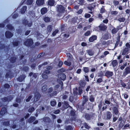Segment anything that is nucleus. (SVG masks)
<instances>
[{
  "mask_svg": "<svg viewBox=\"0 0 130 130\" xmlns=\"http://www.w3.org/2000/svg\"><path fill=\"white\" fill-rule=\"evenodd\" d=\"M26 9V6H24L21 9V12L22 13H24L25 12Z\"/></svg>",
  "mask_w": 130,
  "mask_h": 130,
  "instance_id": "24",
  "label": "nucleus"
},
{
  "mask_svg": "<svg viewBox=\"0 0 130 130\" xmlns=\"http://www.w3.org/2000/svg\"><path fill=\"white\" fill-rule=\"evenodd\" d=\"M83 70L84 71L85 73H87L89 71V69L88 67H84L83 68Z\"/></svg>",
  "mask_w": 130,
  "mask_h": 130,
  "instance_id": "33",
  "label": "nucleus"
},
{
  "mask_svg": "<svg viewBox=\"0 0 130 130\" xmlns=\"http://www.w3.org/2000/svg\"><path fill=\"white\" fill-rule=\"evenodd\" d=\"M102 78H99L97 79V82L98 83H100L102 82Z\"/></svg>",
  "mask_w": 130,
  "mask_h": 130,
  "instance_id": "49",
  "label": "nucleus"
},
{
  "mask_svg": "<svg viewBox=\"0 0 130 130\" xmlns=\"http://www.w3.org/2000/svg\"><path fill=\"white\" fill-rule=\"evenodd\" d=\"M56 104V102L55 101H52L51 102V104L52 106H54Z\"/></svg>",
  "mask_w": 130,
  "mask_h": 130,
  "instance_id": "35",
  "label": "nucleus"
},
{
  "mask_svg": "<svg viewBox=\"0 0 130 130\" xmlns=\"http://www.w3.org/2000/svg\"><path fill=\"white\" fill-rule=\"evenodd\" d=\"M29 75L30 76H31L32 75H33V77L31 78V81H32L34 80V81H35L36 80V78L37 76V74L34 73L33 74V73H30Z\"/></svg>",
  "mask_w": 130,
  "mask_h": 130,
  "instance_id": "6",
  "label": "nucleus"
},
{
  "mask_svg": "<svg viewBox=\"0 0 130 130\" xmlns=\"http://www.w3.org/2000/svg\"><path fill=\"white\" fill-rule=\"evenodd\" d=\"M13 98L12 96H11L9 97H8V98H5L3 99V101L4 102L6 101H9L11 100Z\"/></svg>",
  "mask_w": 130,
  "mask_h": 130,
  "instance_id": "10",
  "label": "nucleus"
},
{
  "mask_svg": "<svg viewBox=\"0 0 130 130\" xmlns=\"http://www.w3.org/2000/svg\"><path fill=\"white\" fill-rule=\"evenodd\" d=\"M43 78L44 79H46L47 78V76L45 73H44L42 75Z\"/></svg>",
  "mask_w": 130,
  "mask_h": 130,
  "instance_id": "44",
  "label": "nucleus"
},
{
  "mask_svg": "<svg viewBox=\"0 0 130 130\" xmlns=\"http://www.w3.org/2000/svg\"><path fill=\"white\" fill-rule=\"evenodd\" d=\"M31 98V96H28L26 100V102H29L30 100V99Z\"/></svg>",
  "mask_w": 130,
  "mask_h": 130,
  "instance_id": "48",
  "label": "nucleus"
},
{
  "mask_svg": "<svg viewBox=\"0 0 130 130\" xmlns=\"http://www.w3.org/2000/svg\"><path fill=\"white\" fill-rule=\"evenodd\" d=\"M73 127L70 125L67 126L66 127V130H73Z\"/></svg>",
  "mask_w": 130,
  "mask_h": 130,
  "instance_id": "23",
  "label": "nucleus"
},
{
  "mask_svg": "<svg viewBox=\"0 0 130 130\" xmlns=\"http://www.w3.org/2000/svg\"><path fill=\"white\" fill-rule=\"evenodd\" d=\"M69 105H68V104L67 103L65 102L64 105V108H66L69 107Z\"/></svg>",
  "mask_w": 130,
  "mask_h": 130,
  "instance_id": "41",
  "label": "nucleus"
},
{
  "mask_svg": "<svg viewBox=\"0 0 130 130\" xmlns=\"http://www.w3.org/2000/svg\"><path fill=\"white\" fill-rule=\"evenodd\" d=\"M55 4V2L54 0H50L48 1V4L52 6L54 5Z\"/></svg>",
  "mask_w": 130,
  "mask_h": 130,
  "instance_id": "20",
  "label": "nucleus"
},
{
  "mask_svg": "<svg viewBox=\"0 0 130 130\" xmlns=\"http://www.w3.org/2000/svg\"><path fill=\"white\" fill-rule=\"evenodd\" d=\"M118 20L120 22H123L125 20V19L124 18L122 17L119 18Z\"/></svg>",
  "mask_w": 130,
  "mask_h": 130,
  "instance_id": "37",
  "label": "nucleus"
},
{
  "mask_svg": "<svg viewBox=\"0 0 130 130\" xmlns=\"http://www.w3.org/2000/svg\"><path fill=\"white\" fill-rule=\"evenodd\" d=\"M7 27L10 30H12L13 29V28L10 25H8Z\"/></svg>",
  "mask_w": 130,
  "mask_h": 130,
  "instance_id": "42",
  "label": "nucleus"
},
{
  "mask_svg": "<svg viewBox=\"0 0 130 130\" xmlns=\"http://www.w3.org/2000/svg\"><path fill=\"white\" fill-rule=\"evenodd\" d=\"M89 100L90 102H93L94 101V98L93 95H91L90 96Z\"/></svg>",
  "mask_w": 130,
  "mask_h": 130,
  "instance_id": "27",
  "label": "nucleus"
},
{
  "mask_svg": "<svg viewBox=\"0 0 130 130\" xmlns=\"http://www.w3.org/2000/svg\"><path fill=\"white\" fill-rule=\"evenodd\" d=\"M50 18L48 17H45L44 18V20L46 22H48L50 21Z\"/></svg>",
  "mask_w": 130,
  "mask_h": 130,
  "instance_id": "22",
  "label": "nucleus"
},
{
  "mask_svg": "<svg viewBox=\"0 0 130 130\" xmlns=\"http://www.w3.org/2000/svg\"><path fill=\"white\" fill-rule=\"evenodd\" d=\"M7 112L6 109V108H4L2 109L0 112V114L1 115H3L6 113Z\"/></svg>",
  "mask_w": 130,
  "mask_h": 130,
  "instance_id": "19",
  "label": "nucleus"
},
{
  "mask_svg": "<svg viewBox=\"0 0 130 130\" xmlns=\"http://www.w3.org/2000/svg\"><path fill=\"white\" fill-rule=\"evenodd\" d=\"M82 88L79 87V88L78 94L79 95H80L82 93Z\"/></svg>",
  "mask_w": 130,
  "mask_h": 130,
  "instance_id": "39",
  "label": "nucleus"
},
{
  "mask_svg": "<svg viewBox=\"0 0 130 130\" xmlns=\"http://www.w3.org/2000/svg\"><path fill=\"white\" fill-rule=\"evenodd\" d=\"M35 110V109L34 108L32 107L30 108L28 110V111L29 112H33Z\"/></svg>",
  "mask_w": 130,
  "mask_h": 130,
  "instance_id": "34",
  "label": "nucleus"
},
{
  "mask_svg": "<svg viewBox=\"0 0 130 130\" xmlns=\"http://www.w3.org/2000/svg\"><path fill=\"white\" fill-rule=\"evenodd\" d=\"M41 121L42 122H43V121L44 122H49L50 120V118L48 117H46L43 119H41Z\"/></svg>",
  "mask_w": 130,
  "mask_h": 130,
  "instance_id": "17",
  "label": "nucleus"
},
{
  "mask_svg": "<svg viewBox=\"0 0 130 130\" xmlns=\"http://www.w3.org/2000/svg\"><path fill=\"white\" fill-rule=\"evenodd\" d=\"M59 77L60 78L61 80H64L65 79L66 76L65 74H61L59 75Z\"/></svg>",
  "mask_w": 130,
  "mask_h": 130,
  "instance_id": "15",
  "label": "nucleus"
},
{
  "mask_svg": "<svg viewBox=\"0 0 130 130\" xmlns=\"http://www.w3.org/2000/svg\"><path fill=\"white\" fill-rule=\"evenodd\" d=\"M123 95L124 98L125 99H127L128 96V95L126 93H124Z\"/></svg>",
  "mask_w": 130,
  "mask_h": 130,
  "instance_id": "54",
  "label": "nucleus"
},
{
  "mask_svg": "<svg viewBox=\"0 0 130 130\" xmlns=\"http://www.w3.org/2000/svg\"><path fill=\"white\" fill-rule=\"evenodd\" d=\"M87 45L86 43L85 42H83L81 44V45L82 46H86Z\"/></svg>",
  "mask_w": 130,
  "mask_h": 130,
  "instance_id": "60",
  "label": "nucleus"
},
{
  "mask_svg": "<svg viewBox=\"0 0 130 130\" xmlns=\"http://www.w3.org/2000/svg\"><path fill=\"white\" fill-rule=\"evenodd\" d=\"M113 113H114L116 115L118 114V108L116 107H113Z\"/></svg>",
  "mask_w": 130,
  "mask_h": 130,
  "instance_id": "13",
  "label": "nucleus"
},
{
  "mask_svg": "<svg viewBox=\"0 0 130 130\" xmlns=\"http://www.w3.org/2000/svg\"><path fill=\"white\" fill-rule=\"evenodd\" d=\"M18 44V42L17 41L14 42L13 43V45L15 46H17Z\"/></svg>",
  "mask_w": 130,
  "mask_h": 130,
  "instance_id": "59",
  "label": "nucleus"
},
{
  "mask_svg": "<svg viewBox=\"0 0 130 130\" xmlns=\"http://www.w3.org/2000/svg\"><path fill=\"white\" fill-rule=\"evenodd\" d=\"M47 87L46 85H44L42 87L41 89V90L43 92H45V91L47 90Z\"/></svg>",
  "mask_w": 130,
  "mask_h": 130,
  "instance_id": "18",
  "label": "nucleus"
},
{
  "mask_svg": "<svg viewBox=\"0 0 130 130\" xmlns=\"http://www.w3.org/2000/svg\"><path fill=\"white\" fill-rule=\"evenodd\" d=\"M52 30L51 26L49 25L47 27V30L49 32H50Z\"/></svg>",
  "mask_w": 130,
  "mask_h": 130,
  "instance_id": "43",
  "label": "nucleus"
},
{
  "mask_svg": "<svg viewBox=\"0 0 130 130\" xmlns=\"http://www.w3.org/2000/svg\"><path fill=\"white\" fill-rule=\"evenodd\" d=\"M33 41L31 39H27L25 42V44L27 46H31L33 43Z\"/></svg>",
  "mask_w": 130,
  "mask_h": 130,
  "instance_id": "3",
  "label": "nucleus"
},
{
  "mask_svg": "<svg viewBox=\"0 0 130 130\" xmlns=\"http://www.w3.org/2000/svg\"><path fill=\"white\" fill-rule=\"evenodd\" d=\"M100 29L102 30H104L107 28V27L104 25H101L99 27Z\"/></svg>",
  "mask_w": 130,
  "mask_h": 130,
  "instance_id": "14",
  "label": "nucleus"
},
{
  "mask_svg": "<svg viewBox=\"0 0 130 130\" xmlns=\"http://www.w3.org/2000/svg\"><path fill=\"white\" fill-rule=\"evenodd\" d=\"M67 55L68 57H70V58L72 56L71 55L70 53H67Z\"/></svg>",
  "mask_w": 130,
  "mask_h": 130,
  "instance_id": "61",
  "label": "nucleus"
},
{
  "mask_svg": "<svg viewBox=\"0 0 130 130\" xmlns=\"http://www.w3.org/2000/svg\"><path fill=\"white\" fill-rule=\"evenodd\" d=\"M81 71V70L80 69H78L76 73L78 74H79Z\"/></svg>",
  "mask_w": 130,
  "mask_h": 130,
  "instance_id": "63",
  "label": "nucleus"
},
{
  "mask_svg": "<svg viewBox=\"0 0 130 130\" xmlns=\"http://www.w3.org/2000/svg\"><path fill=\"white\" fill-rule=\"evenodd\" d=\"M90 34V31H88L85 34V35L86 36H88Z\"/></svg>",
  "mask_w": 130,
  "mask_h": 130,
  "instance_id": "51",
  "label": "nucleus"
},
{
  "mask_svg": "<svg viewBox=\"0 0 130 130\" xmlns=\"http://www.w3.org/2000/svg\"><path fill=\"white\" fill-rule=\"evenodd\" d=\"M40 95L39 93H36L35 94V101H37L40 98Z\"/></svg>",
  "mask_w": 130,
  "mask_h": 130,
  "instance_id": "16",
  "label": "nucleus"
},
{
  "mask_svg": "<svg viewBox=\"0 0 130 130\" xmlns=\"http://www.w3.org/2000/svg\"><path fill=\"white\" fill-rule=\"evenodd\" d=\"M84 0H80V1L79 3L80 4H82L84 3Z\"/></svg>",
  "mask_w": 130,
  "mask_h": 130,
  "instance_id": "64",
  "label": "nucleus"
},
{
  "mask_svg": "<svg viewBox=\"0 0 130 130\" xmlns=\"http://www.w3.org/2000/svg\"><path fill=\"white\" fill-rule=\"evenodd\" d=\"M104 75L103 72L101 71L98 74V77H101Z\"/></svg>",
  "mask_w": 130,
  "mask_h": 130,
  "instance_id": "38",
  "label": "nucleus"
},
{
  "mask_svg": "<svg viewBox=\"0 0 130 130\" xmlns=\"http://www.w3.org/2000/svg\"><path fill=\"white\" fill-rule=\"evenodd\" d=\"M47 8L44 7L41 9V14H43L46 13L47 12Z\"/></svg>",
  "mask_w": 130,
  "mask_h": 130,
  "instance_id": "9",
  "label": "nucleus"
},
{
  "mask_svg": "<svg viewBox=\"0 0 130 130\" xmlns=\"http://www.w3.org/2000/svg\"><path fill=\"white\" fill-rule=\"evenodd\" d=\"M105 10L104 8L103 7L101 8L100 10V12L101 13L105 12Z\"/></svg>",
  "mask_w": 130,
  "mask_h": 130,
  "instance_id": "40",
  "label": "nucleus"
},
{
  "mask_svg": "<svg viewBox=\"0 0 130 130\" xmlns=\"http://www.w3.org/2000/svg\"><path fill=\"white\" fill-rule=\"evenodd\" d=\"M65 71V69L64 68H62L59 70L58 71L59 72H64Z\"/></svg>",
  "mask_w": 130,
  "mask_h": 130,
  "instance_id": "46",
  "label": "nucleus"
},
{
  "mask_svg": "<svg viewBox=\"0 0 130 130\" xmlns=\"http://www.w3.org/2000/svg\"><path fill=\"white\" fill-rule=\"evenodd\" d=\"M83 104H85L86 102L88 101V98L87 96H84L83 97Z\"/></svg>",
  "mask_w": 130,
  "mask_h": 130,
  "instance_id": "21",
  "label": "nucleus"
},
{
  "mask_svg": "<svg viewBox=\"0 0 130 130\" xmlns=\"http://www.w3.org/2000/svg\"><path fill=\"white\" fill-rule=\"evenodd\" d=\"M87 53L90 56H92L93 54V52L91 50H88Z\"/></svg>",
  "mask_w": 130,
  "mask_h": 130,
  "instance_id": "29",
  "label": "nucleus"
},
{
  "mask_svg": "<svg viewBox=\"0 0 130 130\" xmlns=\"http://www.w3.org/2000/svg\"><path fill=\"white\" fill-rule=\"evenodd\" d=\"M44 3V0H37L36 1V3L38 6L43 5Z\"/></svg>",
  "mask_w": 130,
  "mask_h": 130,
  "instance_id": "7",
  "label": "nucleus"
},
{
  "mask_svg": "<svg viewBox=\"0 0 130 130\" xmlns=\"http://www.w3.org/2000/svg\"><path fill=\"white\" fill-rule=\"evenodd\" d=\"M65 7H66L65 6H62V5L58 6L57 7L58 11L61 13L64 12L65 11Z\"/></svg>",
  "mask_w": 130,
  "mask_h": 130,
  "instance_id": "1",
  "label": "nucleus"
},
{
  "mask_svg": "<svg viewBox=\"0 0 130 130\" xmlns=\"http://www.w3.org/2000/svg\"><path fill=\"white\" fill-rule=\"evenodd\" d=\"M60 111L59 110H57L54 112V113L55 114H57Z\"/></svg>",
  "mask_w": 130,
  "mask_h": 130,
  "instance_id": "62",
  "label": "nucleus"
},
{
  "mask_svg": "<svg viewBox=\"0 0 130 130\" xmlns=\"http://www.w3.org/2000/svg\"><path fill=\"white\" fill-rule=\"evenodd\" d=\"M24 76H21L18 78V80L19 82H22L25 78Z\"/></svg>",
  "mask_w": 130,
  "mask_h": 130,
  "instance_id": "25",
  "label": "nucleus"
},
{
  "mask_svg": "<svg viewBox=\"0 0 130 130\" xmlns=\"http://www.w3.org/2000/svg\"><path fill=\"white\" fill-rule=\"evenodd\" d=\"M6 37L7 38H10L13 36V34L9 31H7L5 33Z\"/></svg>",
  "mask_w": 130,
  "mask_h": 130,
  "instance_id": "8",
  "label": "nucleus"
},
{
  "mask_svg": "<svg viewBox=\"0 0 130 130\" xmlns=\"http://www.w3.org/2000/svg\"><path fill=\"white\" fill-rule=\"evenodd\" d=\"M35 119V118L34 117H31L28 120L29 122L31 123Z\"/></svg>",
  "mask_w": 130,
  "mask_h": 130,
  "instance_id": "26",
  "label": "nucleus"
},
{
  "mask_svg": "<svg viewBox=\"0 0 130 130\" xmlns=\"http://www.w3.org/2000/svg\"><path fill=\"white\" fill-rule=\"evenodd\" d=\"M123 76L125 77L128 74L130 73V68L128 67L126 68L124 70Z\"/></svg>",
  "mask_w": 130,
  "mask_h": 130,
  "instance_id": "4",
  "label": "nucleus"
},
{
  "mask_svg": "<svg viewBox=\"0 0 130 130\" xmlns=\"http://www.w3.org/2000/svg\"><path fill=\"white\" fill-rule=\"evenodd\" d=\"M32 2V0H27V4L28 5H31Z\"/></svg>",
  "mask_w": 130,
  "mask_h": 130,
  "instance_id": "36",
  "label": "nucleus"
},
{
  "mask_svg": "<svg viewBox=\"0 0 130 130\" xmlns=\"http://www.w3.org/2000/svg\"><path fill=\"white\" fill-rule=\"evenodd\" d=\"M130 50V45L128 43L126 44V47L123 51V54H125L126 53L129 51Z\"/></svg>",
  "mask_w": 130,
  "mask_h": 130,
  "instance_id": "2",
  "label": "nucleus"
},
{
  "mask_svg": "<svg viewBox=\"0 0 130 130\" xmlns=\"http://www.w3.org/2000/svg\"><path fill=\"white\" fill-rule=\"evenodd\" d=\"M24 24L26 25H28V26L29 27L31 25V23H28L27 20H25V22H24Z\"/></svg>",
  "mask_w": 130,
  "mask_h": 130,
  "instance_id": "30",
  "label": "nucleus"
},
{
  "mask_svg": "<svg viewBox=\"0 0 130 130\" xmlns=\"http://www.w3.org/2000/svg\"><path fill=\"white\" fill-rule=\"evenodd\" d=\"M64 64L68 66H70L71 64V63L69 61H66L64 62Z\"/></svg>",
  "mask_w": 130,
  "mask_h": 130,
  "instance_id": "31",
  "label": "nucleus"
},
{
  "mask_svg": "<svg viewBox=\"0 0 130 130\" xmlns=\"http://www.w3.org/2000/svg\"><path fill=\"white\" fill-rule=\"evenodd\" d=\"M112 114L109 111H107V112L106 118L107 119H110L112 117Z\"/></svg>",
  "mask_w": 130,
  "mask_h": 130,
  "instance_id": "12",
  "label": "nucleus"
},
{
  "mask_svg": "<svg viewBox=\"0 0 130 130\" xmlns=\"http://www.w3.org/2000/svg\"><path fill=\"white\" fill-rule=\"evenodd\" d=\"M108 22V19H106L105 20H103V22L105 23H107Z\"/></svg>",
  "mask_w": 130,
  "mask_h": 130,
  "instance_id": "57",
  "label": "nucleus"
},
{
  "mask_svg": "<svg viewBox=\"0 0 130 130\" xmlns=\"http://www.w3.org/2000/svg\"><path fill=\"white\" fill-rule=\"evenodd\" d=\"M4 86L5 88H8L10 87L9 85L8 84H6L4 85Z\"/></svg>",
  "mask_w": 130,
  "mask_h": 130,
  "instance_id": "55",
  "label": "nucleus"
},
{
  "mask_svg": "<svg viewBox=\"0 0 130 130\" xmlns=\"http://www.w3.org/2000/svg\"><path fill=\"white\" fill-rule=\"evenodd\" d=\"M113 74V72L108 71L106 72L105 75L107 77L109 78L112 76Z\"/></svg>",
  "mask_w": 130,
  "mask_h": 130,
  "instance_id": "5",
  "label": "nucleus"
},
{
  "mask_svg": "<svg viewBox=\"0 0 130 130\" xmlns=\"http://www.w3.org/2000/svg\"><path fill=\"white\" fill-rule=\"evenodd\" d=\"M80 85L81 86L83 87L85 85V83L82 82L80 83Z\"/></svg>",
  "mask_w": 130,
  "mask_h": 130,
  "instance_id": "52",
  "label": "nucleus"
},
{
  "mask_svg": "<svg viewBox=\"0 0 130 130\" xmlns=\"http://www.w3.org/2000/svg\"><path fill=\"white\" fill-rule=\"evenodd\" d=\"M118 30L117 29L114 28L112 30V33L113 34H115L117 32Z\"/></svg>",
  "mask_w": 130,
  "mask_h": 130,
  "instance_id": "32",
  "label": "nucleus"
},
{
  "mask_svg": "<svg viewBox=\"0 0 130 130\" xmlns=\"http://www.w3.org/2000/svg\"><path fill=\"white\" fill-rule=\"evenodd\" d=\"M90 14H86L85 15V17L86 18H88L90 17Z\"/></svg>",
  "mask_w": 130,
  "mask_h": 130,
  "instance_id": "53",
  "label": "nucleus"
},
{
  "mask_svg": "<svg viewBox=\"0 0 130 130\" xmlns=\"http://www.w3.org/2000/svg\"><path fill=\"white\" fill-rule=\"evenodd\" d=\"M97 37L95 36H93L91 37L89 39L90 42H92L96 39Z\"/></svg>",
  "mask_w": 130,
  "mask_h": 130,
  "instance_id": "11",
  "label": "nucleus"
},
{
  "mask_svg": "<svg viewBox=\"0 0 130 130\" xmlns=\"http://www.w3.org/2000/svg\"><path fill=\"white\" fill-rule=\"evenodd\" d=\"M117 64V61L116 60H114L112 62V65L113 67H116Z\"/></svg>",
  "mask_w": 130,
  "mask_h": 130,
  "instance_id": "28",
  "label": "nucleus"
},
{
  "mask_svg": "<svg viewBox=\"0 0 130 130\" xmlns=\"http://www.w3.org/2000/svg\"><path fill=\"white\" fill-rule=\"evenodd\" d=\"M59 85H57L55 87H54V89L55 90V92H56V90L58 88V87H59Z\"/></svg>",
  "mask_w": 130,
  "mask_h": 130,
  "instance_id": "50",
  "label": "nucleus"
},
{
  "mask_svg": "<svg viewBox=\"0 0 130 130\" xmlns=\"http://www.w3.org/2000/svg\"><path fill=\"white\" fill-rule=\"evenodd\" d=\"M118 13V12L117 11H112L111 12V14H112L116 15Z\"/></svg>",
  "mask_w": 130,
  "mask_h": 130,
  "instance_id": "47",
  "label": "nucleus"
},
{
  "mask_svg": "<svg viewBox=\"0 0 130 130\" xmlns=\"http://www.w3.org/2000/svg\"><path fill=\"white\" fill-rule=\"evenodd\" d=\"M85 117H86V118L87 120H89L90 119V118H89V115H86L85 116Z\"/></svg>",
  "mask_w": 130,
  "mask_h": 130,
  "instance_id": "58",
  "label": "nucleus"
},
{
  "mask_svg": "<svg viewBox=\"0 0 130 130\" xmlns=\"http://www.w3.org/2000/svg\"><path fill=\"white\" fill-rule=\"evenodd\" d=\"M113 2L115 5H117L119 3V2L118 1H114Z\"/></svg>",
  "mask_w": 130,
  "mask_h": 130,
  "instance_id": "56",
  "label": "nucleus"
},
{
  "mask_svg": "<svg viewBox=\"0 0 130 130\" xmlns=\"http://www.w3.org/2000/svg\"><path fill=\"white\" fill-rule=\"evenodd\" d=\"M58 31V30H56L53 33L52 35L53 36H54L57 33Z\"/></svg>",
  "mask_w": 130,
  "mask_h": 130,
  "instance_id": "45",
  "label": "nucleus"
}]
</instances>
